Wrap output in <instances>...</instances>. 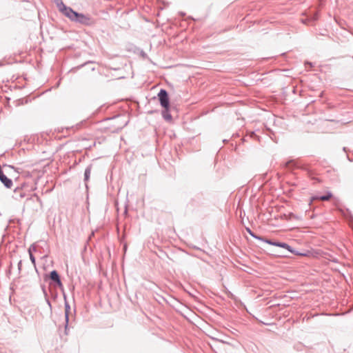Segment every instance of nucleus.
Wrapping results in <instances>:
<instances>
[{
	"instance_id": "obj_7",
	"label": "nucleus",
	"mask_w": 353,
	"mask_h": 353,
	"mask_svg": "<svg viewBox=\"0 0 353 353\" xmlns=\"http://www.w3.org/2000/svg\"><path fill=\"white\" fill-rule=\"evenodd\" d=\"M270 244L273 245H275V246H278V247H280V248H285L290 252H292L290 249V246L289 245H288L287 243H278V242H274V243H270Z\"/></svg>"
},
{
	"instance_id": "obj_4",
	"label": "nucleus",
	"mask_w": 353,
	"mask_h": 353,
	"mask_svg": "<svg viewBox=\"0 0 353 353\" xmlns=\"http://www.w3.org/2000/svg\"><path fill=\"white\" fill-rule=\"evenodd\" d=\"M50 277L52 281L56 282L59 286L61 285V282L58 273L57 272V271H55V270L52 271L50 272Z\"/></svg>"
},
{
	"instance_id": "obj_2",
	"label": "nucleus",
	"mask_w": 353,
	"mask_h": 353,
	"mask_svg": "<svg viewBox=\"0 0 353 353\" xmlns=\"http://www.w3.org/2000/svg\"><path fill=\"white\" fill-rule=\"evenodd\" d=\"M61 10L65 16H67L72 20H74L75 17H77V12L73 11L70 8L63 7V8H61Z\"/></svg>"
},
{
	"instance_id": "obj_8",
	"label": "nucleus",
	"mask_w": 353,
	"mask_h": 353,
	"mask_svg": "<svg viewBox=\"0 0 353 353\" xmlns=\"http://www.w3.org/2000/svg\"><path fill=\"white\" fill-rule=\"evenodd\" d=\"M31 249H32V248H30L29 249V250H28L29 254H30V260H31L32 263L33 264H35V259H34V256H33V255H32V254Z\"/></svg>"
},
{
	"instance_id": "obj_6",
	"label": "nucleus",
	"mask_w": 353,
	"mask_h": 353,
	"mask_svg": "<svg viewBox=\"0 0 353 353\" xmlns=\"http://www.w3.org/2000/svg\"><path fill=\"white\" fill-rule=\"evenodd\" d=\"M332 196V194L331 192H328L326 195L322 196L320 197H314L312 199L311 202H312L314 200L319 199L321 201H328L330 200Z\"/></svg>"
},
{
	"instance_id": "obj_9",
	"label": "nucleus",
	"mask_w": 353,
	"mask_h": 353,
	"mask_svg": "<svg viewBox=\"0 0 353 353\" xmlns=\"http://www.w3.org/2000/svg\"><path fill=\"white\" fill-rule=\"evenodd\" d=\"M90 174V170L86 169L85 171V176L86 180L88 179Z\"/></svg>"
},
{
	"instance_id": "obj_5",
	"label": "nucleus",
	"mask_w": 353,
	"mask_h": 353,
	"mask_svg": "<svg viewBox=\"0 0 353 353\" xmlns=\"http://www.w3.org/2000/svg\"><path fill=\"white\" fill-rule=\"evenodd\" d=\"M162 116L165 121L168 122H172V117L169 112V108H164V110L162 111Z\"/></svg>"
},
{
	"instance_id": "obj_1",
	"label": "nucleus",
	"mask_w": 353,
	"mask_h": 353,
	"mask_svg": "<svg viewBox=\"0 0 353 353\" xmlns=\"http://www.w3.org/2000/svg\"><path fill=\"white\" fill-rule=\"evenodd\" d=\"M158 97L160 103L163 108H170L168 94L165 90H161Z\"/></svg>"
},
{
	"instance_id": "obj_11",
	"label": "nucleus",
	"mask_w": 353,
	"mask_h": 353,
	"mask_svg": "<svg viewBox=\"0 0 353 353\" xmlns=\"http://www.w3.org/2000/svg\"><path fill=\"white\" fill-rule=\"evenodd\" d=\"M65 319H66V323H68V316L67 315L65 316Z\"/></svg>"
},
{
	"instance_id": "obj_10",
	"label": "nucleus",
	"mask_w": 353,
	"mask_h": 353,
	"mask_svg": "<svg viewBox=\"0 0 353 353\" xmlns=\"http://www.w3.org/2000/svg\"><path fill=\"white\" fill-rule=\"evenodd\" d=\"M65 334H68V332H67V325L65 326Z\"/></svg>"
},
{
	"instance_id": "obj_3",
	"label": "nucleus",
	"mask_w": 353,
	"mask_h": 353,
	"mask_svg": "<svg viewBox=\"0 0 353 353\" xmlns=\"http://www.w3.org/2000/svg\"><path fill=\"white\" fill-rule=\"evenodd\" d=\"M83 24L89 25L90 23V18L88 16L77 13V17L74 19Z\"/></svg>"
}]
</instances>
